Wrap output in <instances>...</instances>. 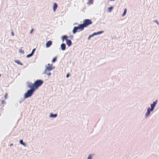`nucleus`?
I'll use <instances>...</instances> for the list:
<instances>
[{"label": "nucleus", "mask_w": 159, "mask_h": 159, "mask_svg": "<svg viewBox=\"0 0 159 159\" xmlns=\"http://www.w3.org/2000/svg\"><path fill=\"white\" fill-rule=\"evenodd\" d=\"M114 0H110L111 1H114Z\"/></svg>", "instance_id": "c756f323"}, {"label": "nucleus", "mask_w": 159, "mask_h": 159, "mask_svg": "<svg viewBox=\"0 0 159 159\" xmlns=\"http://www.w3.org/2000/svg\"><path fill=\"white\" fill-rule=\"evenodd\" d=\"M50 75H51V73H49L48 74V76Z\"/></svg>", "instance_id": "bb28decb"}, {"label": "nucleus", "mask_w": 159, "mask_h": 159, "mask_svg": "<svg viewBox=\"0 0 159 159\" xmlns=\"http://www.w3.org/2000/svg\"><path fill=\"white\" fill-rule=\"evenodd\" d=\"M7 93H6L4 96V98L6 99L7 98Z\"/></svg>", "instance_id": "a211bd4d"}, {"label": "nucleus", "mask_w": 159, "mask_h": 159, "mask_svg": "<svg viewBox=\"0 0 159 159\" xmlns=\"http://www.w3.org/2000/svg\"><path fill=\"white\" fill-rule=\"evenodd\" d=\"M157 100H156V101L154 102L153 103L151 104V109L150 108H148L147 112L146 114V117H147L150 115L151 111H153L155 106L157 103Z\"/></svg>", "instance_id": "7ed1b4c3"}, {"label": "nucleus", "mask_w": 159, "mask_h": 159, "mask_svg": "<svg viewBox=\"0 0 159 159\" xmlns=\"http://www.w3.org/2000/svg\"><path fill=\"white\" fill-rule=\"evenodd\" d=\"M33 30H33V29H32V30H31V31H30V33H32V32H33Z\"/></svg>", "instance_id": "b1692460"}, {"label": "nucleus", "mask_w": 159, "mask_h": 159, "mask_svg": "<svg viewBox=\"0 0 159 159\" xmlns=\"http://www.w3.org/2000/svg\"><path fill=\"white\" fill-rule=\"evenodd\" d=\"M43 82L41 80H37L35 82L34 84H31L28 85L29 88H32L35 89H37L39 86H41L43 83Z\"/></svg>", "instance_id": "f03ea898"}, {"label": "nucleus", "mask_w": 159, "mask_h": 159, "mask_svg": "<svg viewBox=\"0 0 159 159\" xmlns=\"http://www.w3.org/2000/svg\"><path fill=\"white\" fill-rule=\"evenodd\" d=\"M53 68L52 67V65L49 64H48L47 66L46 67L45 70V72H46L47 71H50L53 69Z\"/></svg>", "instance_id": "39448f33"}, {"label": "nucleus", "mask_w": 159, "mask_h": 159, "mask_svg": "<svg viewBox=\"0 0 159 159\" xmlns=\"http://www.w3.org/2000/svg\"><path fill=\"white\" fill-rule=\"evenodd\" d=\"M2 104H3L5 103V101L4 100H2L1 101Z\"/></svg>", "instance_id": "412c9836"}, {"label": "nucleus", "mask_w": 159, "mask_h": 159, "mask_svg": "<svg viewBox=\"0 0 159 159\" xmlns=\"http://www.w3.org/2000/svg\"><path fill=\"white\" fill-rule=\"evenodd\" d=\"M11 34L12 36H13L14 35V33H13V32L12 31L11 32Z\"/></svg>", "instance_id": "5701e85b"}, {"label": "nucleus", "mask_w": 159, "mask_h": 159, "mask_svg": "<svg viewBox=\"0 0 159 159\" xmlns=\"http://www.w3.org/2000/svg\"><path fill=\"white\" fill-rule=\"evenodd\" d=\"M69 73H68L66 75V77L68 78L69 77Z\"/></svg>", "instance_id": "4be33fe9"}, {"label": "nucleus", "mask_w": 159, "mask_h": 159, "mask_svg": "<svg viewBox=\"0 0 159 159\" xmlns=\"http://www.w3.org/2000/svg\"><path fill=\"white\" fill-rule=\"evenodd\" d=\"M57 7V4L56 3H54L53 7V10L54 11H56V10Z\"/></svg>", "instance_id": "9b49d317"}, {"label": "nucleus", "mask_w": 159, "mask_h": 159, "mask_svg": "<svg viewBox=\"0 0 159 159\" xmlns=\"http://www.w3.org/2000/svg\"><path fill=\"white\" fill-rule=\"evenodd\" d=\"M56 59H57L56 57H55L54 58L52 61V62H54L56 60Z\"/></svg>", "instance_id": "2eb2a0df"}, {"label": "nucleus", "mask_w": 159, "mask_h": 159, "mask_svg": "<svg viewBox=\"0 0 159 159\" xmlns=\"http://www.w3.org/2000/svg\"><path fill=\"white\" fill-rule=\"evenodd\" d=\"M20 51L21 52H22V53H23V51H22L21 50H20Z\"/></svg>", "instance_id": "cd10ccee"}, {"label": "nucleus", "mask_w": 159, "mask_h": 159, "mask_svg": "<svg viewBox=\"0 0 159 159\" xmlns=\"http://www.w3.org/2000/svg\"><path fill=\"white\" fill-rule=\"evenodd\" d=\"M103 32V31H99L97 33H94L93 35H90L89 37V39L92 36H93L94 35H96L97 34H100Z\"/></svg>", "instance_id": "0eeeda50"}, {"label": "nucleus", "mask_w": 159, "mask_h": 159, "mask_svg": "<svg viewBox=\"0 0 159 159\" xmlns=\"http://www.w3.org/2000/svg\"><path fill=\"white\" fill-rule=\"evenodd\" d=\"M20 143H21V144L23 145H25V144L23 143V140H20Z\"/></svg>", "instance_id": "f3484780"}, {"label": "nucleus", "mask_w": 159, "mask_h": 159, "mask_svg": "<svg viewBox=\"0 0 159 159\" xmlns=\"http://www.w3.org/2000/svg\"><path fill=\"white\" fill-rule=\"evenodd\" d=\"M113 7H108L107 9V11L109 12H111L113 9Z\"/></svg>", "instance_id": "f8f14e48"}, {"label": "nucleus", "mask_w": 159, "mask_h": 159, "mask_svg": "<svg viewBox=\"0 0 159 159\" xmlns=\"http://www.w3.org/2000/svg\"><path fill=\"white\" fill-rule=\"evenodd\" d=\"M33 54H32L31 53L29 54H28V55L27 56V57H31V56H32L33 55Z\"/></svg>", "instance_id": "dca6fc26"}, {"label": "nucleus", "mask_w": 159, "mask_h": 159, "mask_svg": "<svg viewBox=\"0 0 159 159\" xmlns=\"http://www.w3.org/2000/svg\"><path fill=\"white\" fill-rule=\"evenodd\" d=\"M57 116V114H53L52 113H51L50 115V116L51 117H55Z\"/></svg>", "instance_id": "ddd939ff"}, {"label": "nucleus", "mask_w": 159, "mask_h": 159, "mask_svg": "<svg viewBox=\"0 0 159 159\" xmlns=\"http://www.w3.org/2000/svg\"><path fill=\"white\" fill-rule=\"evenodd\" d=\"M35 49H34L33 50H32V52H31V53H32V54H34V52L35 51Z\"/></svg>", "instance_id": "aec40b11"}, {"label": "nucleus", "mask_w": 159, "mask_h": 159, "mask_svg": "<svg viewBox=\"0 0 159 159\" xmlns=\"http://www.w3.org/2000/svg\"><path fill=\"white\" fill-rule=\"evenodd\" d=\"M30 88L31 89H30L28 90L25 94L24 97L25 98H27L31 96L35 90V89L32 88Z\"/></svg>", "instance_id": "20e7f679"}, {"label": "nucleus", "mask_w": 159, "mask_h": 159, "mask_svg": "<svg viewBox=\"0 0 159 159\" xmlns=\"http://www.w3.org/2000/svg\"><path fill=\"white\" fill-rule=\"evenodd\" d=\"M12 144H11L10 145V146H12Z\"/></svg>", "instance_id": "c85d7f7f"}, {"label": "nucleus", "mask_w": 159, "mask_h": 159, "mask_svg": "<svg viewBox=\"0 0 159 159\" xmlns=\"http://www.w3.org/2000/svg\"><path fill=\"white\" fill-rule=\"evenodd\" d=\"M62 40L63 41H64L65 40L66 41L68 40L67 37L66 35H64L62 37Z\"/></svg>", "instance_id": "1a4fd4ad"}, {"label": "nucleus", "mask_w": 159, "mask_h": 159, "mask_svg": "<svg viewBox=\"0 0 159 159\" xmlns=\"http://www.w3.org/2000/svg\"><path fill=\"white\" fill-rule=\"evenodd\" d=\"M52 44V41H49L47 42L46 44V47L47 48H48Z\"/></svg>", "instance_id": "423d86ee"}, {"label": "nucleus", "mask_w": 159, "mask_h": 159, "mask_svg": "<svg viewBox=\"0 0 159 159\" xmlns=\"http://www.w3.org/2000/svg\"><path fill=\"white\" fill-rule=\"evenodd\" d=\"M66 43L68 47L71 46L72 44L71 41L70 40L68 39L66 41Z\"/></svg>", "instance_id": "6e6552de"}, {"label": "nucleus", "mask_w": 159, "mask_h": 159, "mask_svg": "<svg viewBox=\"0 0 159 159\" xmlns=\"http://www.w3.org/2000/svg\"><path fill=\"white\" fill-rule=\"evenodd\" d=\"M126 11H127V9L125 8L124 10V12L122 15L123 16H124L125 15Z\"/></svg>", "instance_id": "4468645a"}, {"label": "nucleus", "mask_w": 159, "mask_h": 159, "mask_svg": "<svg viewBox=\"0 0 159 159\" xmlns=\"http://www.w3.org/2000/svg\"><path fill=\"white\" fill-rule=\"evenodd\" d=\"M92 2V0H89V2H90L91 3Z\"/></svg>", "instance_id": "393cba45"}, {"label": "nucleus", "mask_w": 159, "mask_h": 159, "mask_svg": "<svg viewBox=\"0 0 159 159\" xmlns=\"http://www.w3.org/2000/svg\"><path fill=\"white\" fill-rule=\"evenodd\" d=\"M92 157L90 155H89L87 159H91Z\"/></svg>", "instance_id": "6ab92c4d"}, {"label": "nucleus", "mask_w": 159, "mask_h": 159, "mask_svg": "<svg viewBox=\"0 0 159 159\" xmlns=\"http://www.w3.org/2000/svg\"><path fill=\"white\" fill-rule=\"evenodd\" d=\"M92 24V22L90 20L85 19L84 20L83 24H80L78 26L74 27L73 30V33L75 34L77 31L78 30H79L80 31H82L84 28L87 27Z\"/></svg>", "instance_id": "f257e3e1"}, {"label": "nucleus", "mask_w": 159, "mask_h": 159, "mask_svg": "<svg viewBox=\"0 0 159 159\" xmlns=\"http://www.w3.org/2000/svg\"><path fill=\"white\" fill-rule=\"evenodd\" d=\"M61 48L62 50H64L66 49V45L64 43H62L61 45Z\"/></svg>", "instance_id": "9d476101"}, {"label": "nucleus", "mask_w": 159, "mask_h": 159, "mask_svg": "<svg viewBox=\"0 0 159 159\" xmlns=\"http://www.w3.org/2000/svg\"><path fill=\"white\" fill-rule=\"evenodd\" d=\"M16 62H17V63H18V64H19V61H16Z\"/></svg>", "instance_id": "a878e982"}]
</instances>
